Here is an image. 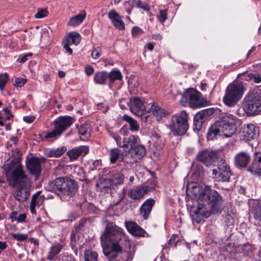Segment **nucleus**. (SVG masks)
I'll list each match as a JSON object with an SVG mask.
<instances>
[{
    "label": "nucleus",
    "mask_w": 261,
    "mask_h": 261,
    "mask_svg": "<svg viewBox=\"0 0 261 261\" xmlns=\"http://www.w3.org/2000/svg\"><path fill=\"white\" fill-rule=\"evenodd\" d=\"M104 255L109 261H130L135 253L124 230L112 222L107 223L100 237Z\"/></svg>",
    "instance_id": "nucleus-1"
},
{
    "label": "nucleus",
    "mask_w": 261,
    "mask_h": 261,
    "mask_svg": "<svg viewBox=\"0 0 261 261\" xmlns=\"http://www.w3.org/2000/svg\"><path fill=\"white\" fill-rule=\"evenodd\" d=\"M197 207L194 212L195 216L207 218L211 213H221L223 200L217 191L206 186L197 197Z\"/></svg>",
    "instance_id": "nucleus-2"
},
{
    "label": "nucleus",
    "mask_w": 261,
    "mask_h": 261,
    "mask_svg": "<svg viewBox=\"0 0 261 261\" xmlns=\"http://www.w3.org/2000/svg\"><path fill=\"white\" fill-rule=\"evenodd\" d=\"M21 151L16 148L12 150L11 158L9 162L5 163L3 168L5 171L9 185L12 187L16 186L23 187L29 183V177L23 170L20 162Z\"/></svg>",
    "instance_id": "nucleus-3"
},
{
    "label": "nucleus",
    "mask_w": 261,
    "mask_h": 261,
    "mask_svg": "<svg viewBox=\"0 0 261 261\" xmlns=\"http://www.w3.org/2000/svg\"><path fill=\"white\" fill-rule=\"evenodd\" d=\"M235 117L228 113L221 114L219 118L208 129L207 138L212 140L217 136L231 137L236 132Z\"/></svg>",
    "instance_id": "nucleus-4"
},
{
    "label": "nucleus",
    "mask_w": 261,
    "mask_h": 261,
    "mask_svg": "<svg viewBox=\"0 0 261 261\" xmlns=\"http://www.w3.org/2000/svg\"><path fill=\"white\" fill-rule=\"evenodd\" d=\"M50 191L56 193L61 199H64V196L71 197L76 193L78 189L77 182L72 179L67 177L57 178L50 181L47 186Z\"/></svg>",
    "instance_id": "nucleus-5"
},
{
    "label": "nucleus",
    "mask_w": 261,
    "mask_h": 261,
    "mask_svg": "<svg viewBox=\"0 0 261 261\" xmlns=\"http://www.w3.org/2000/svg\"><path fill=\"white\" fill-rule=\"evenodd\" d=\"M244 87L242 84L236 83L229 85L226 88L223 98L224 103L228 107L234 106L241 98Z\"/></svg>",
    "instance_id": "nucleus-6"
},
{
    "label": "nucleus",
    "mask_w": 261,
    "mask_h": 261,
    "mask_svg": "<svg viewBox=\"0 0 261 261\" xmlns=\"http://www.w3.org/2000/svg\"><path fill=\"white\" fill-rule=\"evenodd\" d=\"M188 119V114L185 111L172 117L169 128L175 136H181L186 133L189 128Z\"/></svg>",
    "instance_id": "nucleus-7"
},
{
    "label": "nucleus",
    "mask_w": 261,
    "mask_h": 261,
    "mask_svg": "<svg viewBox=\"0 0 261 261\" xmlns=\"http://www.w3.org/2000/svg\"><path fill=\"white\" fill-rule=\"evenodd\" d=\"M243 109L248 116L258 114L261 111V97L256 93L248 94L243 101Z\"/></svg>",
    "instance_id": "nucleus-8"
},
{
    "label": "nucleus",
    "mask_w": 261,
    "mask_h": 261,
    "mask_svg": "<svg viewBox=\"0 0 261 261\" xmlns=\"http://www.w3.org/2000/svg\"><path fill=\"white\" fill-rule=\"evenodd\" d=\"M217 167L218 170L215 169L212 170L214 178L217 181H229L232 173L226 160L223 159H220L218 162Z\"/></svg>",
    "instance_id": "nucleus-9"
},
{
    "label": "nucleus",
    "mask_w": 261,
    "mask_h": 261,
    "mask_svg": "<svg viewBox=\"0 0 261 261\" xmlns=\"http://www.w3.org/2000/svg\"><path fill=\"white\" fill-rule=\"evenodd\" d=\"M201 93L194 89H189L183 93L180 101L184 106L189 105L192 108H199L201 106Z\"/></svg>",
    "instance_id": "nucleus-10"
},
{
    "label": "nucleus",
    "mask_w": 261,
    "mask_h": 261,
    "mask_svg": "<svg viewBox=\"0 0 261 261\" xmlns=\"http://www.w3.org/2000/svg\"><path fill=\"white\" fill-rule=\"evenodd\" d=\"M259 135V128L252 123L244 124L239 132L240 139L244 141H249L256 138Z\"/></svg>",
    "instance_id": "nucleus-11"
},
{
    "label": "nucleus",
    "mask_w": 261,
    "mask_h": 261,
    "mask_svg": "<svg viewBox=\"0 0 261 261\" xmlns=\"http://www.w3.org/2000/svg\"><path fill=\"white\" fill-rule=\"evenodd\" d=\"M81 37L79 33L76 32H71L68 33L63 39L62 44L66 53L72 55L73 51L70 46L74 44L77 45L80 42Z\"/></svg>",
    "instance_id": "nucleus-12"
},
{
    "label": "nucleus",
    "mask_w": 261,
    "mask_h": 261,
    "mask_svg": "<svg viewBox=\"0 0 261 261\" xmlns=\"http://www.w3.org/2000/svg\"><path fill=\"white\" fill-rule=\"evenodd\" d=\"M124 178V175L121 172L114 171L112 173L110 179L100 181L97 184L96 186L101 191H102L110 188L109 186L106 185L107 183H110V185H120L123 182Z\"/></svg>",
    "instance_id": "nucleus-13"
},
{
    "label": "nucleus",
    "mask_w": 261,
    "mask_h": 261,
    "mask_svg": "<svg viewBox=\"0 0 261 261\" xmlns=\"http://www.w3.org/2000/svg\"><path fill=\"white\" fill-rule=\"evenodd\" d=\"M216 157L214 151L203 150L198 152L196 159L206 167H211L216 164Z\"/></svg>",
    "instance_id": "nucleus-14"
},
{
    "label": "nucleus",
    "mask_w": 261,
    "mask_h": 261,
    "mask_svg": "<svg viewBox=\"0 0 261 261\" xmlns=\"http://www.w3.org/2000/svg\"><path fill=\"white\" fill-rule=\"evenodd\" d=\"M74 122V118L69 116H60L56 118L54 121L55 128L62 134L69 128Z\"/></svg>",
    "instance_id": "nucleus-15"
},
{
    "label": "nucleus",
    "mask_w": 261,
    "mask_h": 261,
    "mask_svg": "<svg viewBox=\"0 0 261 261\" xmlns=\"http://www.w3.org/2000/svg\"><path fill=\"white\" fill-rule=\"evenodd\" d=\"M26 167L31 174L38 177L41 171L40 160L36 156H32L26 161Z\"/></svg>",
    "instance_id": "nucleus-16"
},
{
    "label": "nucleus",
    "mask_w": 261,
    "mask_h": 261,
    "mask_svg": "<svg viewBox=\"0 0 261 261\" xmlns=\"http://www.w3.org/2000/svg\"><path fill=\"white\" fill-rule=\"evenodd\" d=\"M128 106L130 111L135 115H142V112L145 111L143 101L138 97H133L130 98Z\"/></svg>",
    "instance_id": "nucleus-17"
},
{
    "label": "nucleus",
    "mask_w": 261,
    "mask_h": 261,
    "mask_svg": "<svg viewBox=\"0 0 261 261\" xmlns=\"http://www.w3.org/2000/svg\"><path fill=\"white\" fill-rule=\"evenodd\" d=\"M89 148L87 146H80L79 147H74L67 153L71 161L76 160L80 156H84L89 152Z\"/></svg>",
    "instance_id": "nucleus-18"
},
{
    "label": "nucleus",
    "mask_w": 261,
    "mask_h": 261,
    "mask_svg": "<svg viewBox=\"0 0 261 261\" xmlns=\"http://www.w3.org/2000/svg\"><path fill=\"white\" fill-rule=\"evenodd\" d=\"M214 113L213 109H206L197 113L194 117V125L195 129L198 131L201 128L203 123L205 121L207 117L212 115Z\"/></svg>",
    "instance_id": "nucleus-19"
},
{
    "label": "nucleus",
    "mask_w": 261,
    "mask_h": 261,
    "mask_svg": "<svg viewBox=\"0 0 261 261\" xmlns=\"http://www.w3.org/2000/svg\"><path fill=\"white\" fill-rule=\"evenodd\" d=\"M252 164L248 168V171L261 176V152H254Z\"/></svg>",
    "instance_id": "nucleus-20"
},
{
    "label": "nucleus",
    "mask_w": 261,
    "mask_h": 261,
    "mask_svg": "<svg viewBox=\"0 0 261 261\" xmlns=\"http://www.w3.org/2000/svg\"><path fill=\"white\" fill-rule=\"evenodd\" d=\"M250 160V156L247 152L242 151L235 156L234 164L238 168H245L248 165Z\"/></svg>",
    "instance_id": "nucleus-21"
},
{
    "label": "nucleus",
    "mask_w": 261,
    "mask_h": 261,
    "mask_svg": "<svg viewBox=\"0 0 261 261\" xmlns=\"http://www.w3.org/2000/svg\"><path fill=\"white\" fill-rule=\"evenodd\" d=\"M109 18L113 25L117 29L123 31L125 29V24L120 15L114 10L110 11L108 14Z\"/></svg>",
    "instance_id": "nucleus-22"
},
{
    "label": "nucleus",
    "mask_w": 261,
    "mask_h": 261,
    "mask_svg": "<svg viewBox=\"0 0 261 261\" xmlns=\"http://www.w3.org/2000/svg\"><path fill=\"white\" fill-rule=\"evenodd\" d=\"M155 204V200L152 198L144 201L139 209V214L144 219L147 220Z\"/></svg>",
    "instance_id": "nucleus-23"
},
{
    "label": "nucleus",
    "mask_w": 261,
    "mask_h": 261,
    "mask_svg": "<svg viewBox=\"0 0 261 261\" xmlns=\"http://www.w3.org/2000/svg\"><path fill=\"white\" fill-rule=\"evenodd\" d=\"M127 230L133 236L138 237H144L145 233V230L136 223L128 222L125 223Z\"/></svg>",
    "instance_id": "nucleus-24"
},
{
    "label": "nucleus",
    "mask_w": 261,
    "mask_h": 261,
    "mask_svg": "<svg viewBox=\"0 0 261 261\" xmlns=\"http://www.w3.org/2000/svg\"><path fill=\"white\" fill-rule=\"evenodd\" d=\"M128 197L135 200H139L146 194L142 186H136L130 189L127 193Z\"/></svg>",
    "instance_id": "nucleus-25"
},
{
    "label": "nucleus",
    "mask_w": 261,
    "mask_h": 261,
    "mask_svg": "<svg viewBox=\"0 0 261 261\" xmlns=\"http://www.w3.org/2000/svg\"><path fill=\"white\" fill-rule=\"evenodd\" d=\"M130 153L133 158H134V161H137L138 160L141 159L146 154V150L145 147L138 143L131 150Z\"/></svg>",
    "instance_id": "nucleus-26"
},
{
    "label": "nucleus",
    "mask_w": 261,
    "mask_h": 261,
    "mask_svg": "<svg viewBox=\"0 0 261 261\" xmlns=\"http://www.w3.org/2000/svg\"><path fill=\"white\" fill-rule=\"evenodd\" d=\"M138 143H140V140L138 136L130 135L128 137L123 139L122 147L128 148L130 147V150Z\"/></svg>",
    "instance_id": "nucleus-27"
},
{
    "label": "nucleus",
    "mask_w": 261,
    "mask_h": 261,
    "mask_svg": "<svg viewBox=\"0 0 261 261\" xmlns=\"http://www.w3.org/2000/svg\"><path fill=\"white\" fill-rule=\"evenodd\" d=\"M30 184V180L29 179V183L26 184L23 187L16 186L15 187H18L16 191L14 192V196L15 199L19 202H24L27 200L28 193L27 191H23L22 189L29 186ZM15 188V187H14Z\"/></svg>",
    "instance_id": "nucleus-28"
},
{
    "label": "nucleus",
    "mask_w": 261,
    "mask_h": 261,
    "mask_svg": "<svg viewBox=\"0 0 261 261\" xmlns=\"http://www.w3.org/2000/svg\"><path fill=\"white\" fill-rule=\"evenodd\" d=\"M76 126L78 128L79 134L81 139L85 140L90 137L91 128L89 123L82 124L79 127L77 125Z\"/></svg>",
    "instance_id": "nucleus-29"
},
{
    "label": "nucleus",
    "mask_w": 261,
    "mask_h": 261,
    "mask_svg": "<svg viewBox=\"0 0 261 261\" xmlns=\"http://www.w3.org/2000/svg\"><path fill=\"white\" fill-rule=\"evenodd\" d=\"M86 13L82 11L80 14L71 17L67 22L68 26L76 27L80 24L85 19Z\"/></svg>",
    "instance_id": "nucleus-30"
},
{
    "label": "nucleus",
    "mask_w": 261,
    "mask_h": 261,
    "mask_svg": "<svg viewBox=\"0 0 261 261\" xmlns=\"http://www.w3.org/2000/svg\"><path fill=\"white\" fill-rule=\"evenodd\" d=\"M67 150L65 146H61L57 148L46 149L45 154L47 157L58 158L61 156Z\"/></svg>",
    "instance_id": "nucleus-31"
},
{
    "label": "nucleus",
    "mask_w": 261,
    "mask_h": 261,
    "mask_svg": "<svg viewBox=\"0 0 261 261\" xmlns=\"http://www.w3.org/2000/svg\"><path fill=\"white\" fill-rule=\"evenodd\" d=\"M108 77V72L106 71H101L95 73L93 80L96 84L105 85L107 84Z\"/></svg>",
    "instance_id": "nucleus-32"
},
{
    "label": "nucleus",
    "mask_w": 261,
    "mask_h": 261,
    "mask_svg": "<svg viewBox=\"0 0 261 261\" xmlns=\"http://www.w3.org/2000/svg\"><path fill=\"white\" fill-rule=\"evenodd\" d=\"M125 5H128L132 6V8L136 7L142 9L146 11H149L150 9L148 5L141 0H129L128 2H125Z\"/></svg>",
    "instance_id": "nucleus-33"
},
{
    "label": "nucleus",
    "mask_w": 261,
    "mask_h": 261,
    "mask_svg": "<svg viewBox=\"0 0 261 261\" xmlns=\"http://www.w3.org/2000/svg\"><path fill=\"white\" fill-rule=\"evenodd\" d=\"M62 248L63 246L59 243L53 245L48 251L47 258L49 260H55Z\"/></svg>",
    "instance_id": "nucleus-34"
},
{
    "label": "nucleus",
    "mask_w": 261,
    "mask_h": 261,
    "mask_svg": "<svg viewBox=\"0 0 261 261\" xmlns=\"http://www.w3.org/2000/svg\"><path fill=\"white\" fill-rule=\"evenodd\" d=\"M122 120L129 124V129L132 132H138L139 130L140 126L137 121L129 115H124L122 117Z\"/></svg>",
    "instance_id": "nucleus-35"
},
{
    "label": "nucleus",
    "mask_w": 261,
    "mask_h": 261,
    "mask_svg": "<svg viewBox=\"0 0 261 261\" xmlns=\"http://www.w3.org/2000/svg\"><path fill=\"white\" fill-rule=\"evenodd\" d=\"M250 212L255 219L261 220V200L253 203Z\"/></svg>",
    "instance_id": "nucleus-36"
},
{
    "label": "nucleus",
    "mask_w": 261,
    "mask_h": 261,
    "mask_svg": "<svg viewBox=\"0 0 261 261\" xmlns=\"http://www.w3.org/2000/svg\"><path fill=\"white\" fill-rule=\"evenodd\" d=\"M110 84L109 86H112L113 83L116 81H121L122 79V74L120 70L113 69L110 73H108Z\"/></svg>",
    "instance_id": "nucleus-37"
},
{
    "label": "nucleus",
    "mask_w": 261,
    "mask_h": 261,
    "mask_svg": "<svg viewBox=\"0 0 261 261\" xmlns=\"http://www.w3.org/2000/svg\"><path fill=\"white\" fill-rule=\"evenodd\" d=\"M44 199V196L41 195V192L38 191L32 196L30 204L39 207L43 204Z\"/></svg>",
    "instance_id": "nucleus-38"
},
{
    "label": "nucleus",
    "mask_w": 261,
    "mask_h": 261,
    "mask_svg": "<svg viewBox=\"0 0 261 261\" xmlns=\"http://www.w3.org/2000/svg\"><path fill=\"white\" fill-rule=\"evenodd\" d=\"M150 113H152V115L156 116L158 121L164 115V110L161 107L155 106L154 103L150 107Z\"/></svg>",
    "instance_id": "nucleus-39"
},
{
    "label": "nucleus",
    "mask_w": 261,
    "mask_h": 261,
    "mask_svg": "<svg viewBox=\"0 0 261 261\" xmlns=\"http://www.w3.org/2000/svg\"><path fill=\"white\" fill-rule=\"evenodd\" d=\"M121 150L118 148H113L109 150L110 161L111 164H115L119 159Z\"/></svg>",
    "instance_id": "nucleus-40"
},
{
    "label": "nucleus",
    "mask_w": 261,
    "mask_h": 261,
    "mask_svg": "<svg viewBox=\"0 0 261 261\" xmlns=\"http://www.w3.org/2000/svg\"><path fill=\"white\" fill-rule=\"evenodd\" d=\"M98 254L92 250H86L84 252L85 261H99Z\"/></svg>",
    "instance_id": "nucleus-41"
},
{
    "label": "nucleus",
    "mask_w": 261,
    "mask_h": 261,
    "mask_svg": "<svg viewBox=\"0 0 261 261\" xmlns=\"http://www.w3.org/2000/svg\"><path fill=\"white\" fill-rule=\"evenodd\" d=\"M62 134L55 128L54 130L48 133L43 137H41V138L43 140H49L50 139L55 140L58 138Z\"/></svg>",
    "instance_id": "nucleus-42"
},
{
    "label": "nucleus",
    "mask_w": 261,
    "mask_h": 261,
    "mask_svg": "<svg viewBox=\"0 0 261 261\" xmlns=\"http://www.w3.org/2000/svg\"><path fill=\"white\" fill-rule=\"evenodd\" d=\"M142 187L144 190L145 193L147 194L155 189L156 182L154 180H148L147 183L142 186Z\"/></svg>",
    "instance_id": "nucleus-43"
},
{
    "label": "nucleus",
    "mask_w": 261,
    "mask_h": 261,
    "mask_svg": "<svg viewBox=\"0 0 261 261\" xmlns=\"http://www.w3.org/2000/svg\"><path fill=\"white\" fill-rule=\"evenodd\" d=\"M246 80L253 81L254 83L258 84L261 83V76L258 74L248 73L246 75Z\"/></svg>",
    "instance_id": "nucleus-44"
},
{
    "label": "nucleus",
    "mask_w": 261,
    "mask_h": 261,
    "mask_svg": "<svg viewBox=\"0 0 261 261\" xmlns=\"http://www.w3.org/2000/svg\"><path fill=\"white\" fill-rule=\"evenodd\" d=\"M11 236L14 240L18 242L25 241L28 239L29 237L28 234L22 233H12Z\"/></svg>",
    "instance_id": "nucleus-45"
},
{
    "label": "nucleus",
    "mask_w": 261,
    "mask_h": 261,
    "mask_svg": "<svg viewBox=\"0 0 261 261\" xmlns=\"http://www.w3.org/2000/svg\"><path fill=\"white\" fill-rule=\"evenodd\" d=\"M9 79V75L7 73L0 74V90L3 91Z\"/></svg>",
    "instance_id": "nucleus-46"
},
{
    "label": "nucleus",
    "mask_w": 261,
    "mask_h": 261,
    "mask_svg": "<svg viewBox=\"0 0 261 261\" xmlns=\"http://www.w3.org/2000/svg\"><path fill=\"white\" fill-rule=\"evenodd\" d=\"M149 113L150 112L146 113L145 111H143L142 115L137 116L141 117L142 122L150 123L152 121V115L149 114Z\"/></svg>",
    "instance_id": "nucleus-47"
},
{
    "label": "nucleus",
    "mask_w": 261,
    "mask_h": 261,
    "mask_svg": "<svg viewBox=\"0 0 261 261\" xmlns=\"http://www.w3.org/2000/svg\"><path fill=\"white\" fill-rule=\"evenodd\" d=\"M179 241L178 236L176 234H173L169 240L167 247H175Z\"/></svg>",
    "instance_id": "nucleus-48"
},
{
    "label": "nucleus",
    "mask_w": 261,
    "mask_h": 261,
    "mask_svg": "<svg viewBox=\"0 0 261 261\" xmlns=\"http://www.w3.org/2000/svg\"><path fill=\"white\" fill-rule=\"evenodd\" d=\"M48 15V11L46 8L39 9L34 17L37 19H41L47 16Z\"/></svg>",
    "instance_id": "nucleus-49"
},
{
    "label": "nucleus",
    "mask_w": 261,
    "mask_h": 261,
    "mask_svg": "<svg viewBox=\"0 0 261 261\" xmlns=\"http://www.w3.org/2000/svg\"><path fill=\"white\" fill-rule=\"evenodd\" d=\"M167 10H160L159 11V14L158 16L159 20L161 23H164L167 19Z\"/></svg>",
    "instance_id": "nucleus-50"
},
{
    "label": "nucleus",
    "mask_w": 261,
    "mask_h": 261,
    "mask_svg": "<svg viewBox=\"0 0 261 261\" xmlns=\"http://www.w3.org/2000/svg\"><path fill=\"white\" fill-rule=\"evenodd\" d=\"M144 33V31L139 27L135 26L132 29V34L134 37H138Z\"/></svg>",
    "instance_id": "nucleus-51"
},
{
    "label": "nucleus",
    "mask_w": 261,
    "mask_h": 261,
    "mask_svg": "<svg viewBox=\"0 0 261 261\" xmlns=\"http://www.w3.org/2000/svg\"><path fill=\"white\" fill-rule=\"evenodd\" d=\"M27 82V79L24 78H16L14 81V86L17 87H22Z\"/></svg>",
    "instance_id": "nucleus-52"
},
{
    "label": "nucleus",
    "mask_w": 261,
    "mask_h": 261,
    "mask_svg": "<svg viewBox=\"0 0 261 261\" xmlns=\"http://www.w3.org/2000/svg\"><path fill=\"white\" fill-rule=\"evenodd\" d=\"M101 53V48L100 47L95 48L91 53V57L94 59H97L100 57Z\"/></svg>",
    "instance_id": "nucleus-53"
},
{
    "label": "nucleus",
    "mask_w": 261,
    "mask_h": 261,
    "mask_svg": "<svg viewBox=\"0 0 261 261\" xmlns=\"http://www.w3.org/2000/svg\"><path fill=\"white\" fill-rule=\"evenodd\" d=\"M86 222V220L84 219H82L76 223L74 225L76 231L78 232L81 230L84 227Z\"/></svg>",
    "instance_id": "nucleus-54"
},
{
    "label": "nucleus",
    "mask_w": 261,
    "mask_h": 261,
    "mask_svg": "<svg viewBox=\"0 0 261 261\" xmlns=\"http://www.w3.org/2000/svg\"><path fill=\"white\" fill-rule=\"evenodd\" d=\"M60 257L58 261H75L74 258L71 255H60Z\"/></svg>",
    "instance_id": "nucleus-55"
},
{
    "label": "nucleus",
    "mask_w": 261,
    "mask_h": 261,
    "mask_svg": "<svg viewBox=\"0 0 261 261\" xmlns=\"http://www.w3.org/2000/svg\"><path fill=\"white\" fill-rule=\"evenodd\" d=\"M3 110L6 115V116L4 117V119L5 120H10V119L13 117V115L12 114H11L10 110L8 108H4Z\"/></svg>",
    "instance_id": "nucleus-56"
},
{
    "label": "nucleus",
    "mask_w": 261,
    "mask_h": 261,
    "mask_svg": "<svg viewBox=\"0 0 261 261\" xmlns=\"http://www.w3.org/2000/svg\"><path fill=\"white\" fill-rule=\"evenodd\" d=\"M125 195L126 192L125 189L123 188L121 191L118 193V197L116 203H118L122 201L123 200L124 197L125 196Z\"/></svg>",
    "instance_id": "nucleus-57"
},
{
    "label": "nucleus",
    "mask_w": 261,
    "mask_h": 261,
    "mask_svg": "<svg viewBox=\"0 0 261 261\" xmlns=\"http://www.w3.org/2000/svg\"><path fill=\"white\" fill-rule=\"evenodd\" d=\"M94 68L91 65H87L85 67V71L88 76L91 75L94 73Z\"/></svg>",
    "instance_id": "nucleus-58"
},
{
    "label": "nucleus",
    "mask_w": 261,
    "mask_h": 261,
    "mask_svg": "<svg viewBox=\"0 0 261 261\" xmlns=\"http://www.w3.org/2000/svg\"><path fill=\"white\" fill-rule=\"evenodd\" d=\"M35 118L36 117L34 116L29 115L24 116L23 117V120L24 122H25L27 123H31L34 121Z\"/></svg>",
    "instance_id": "nucleus-59"
},
{
    "label": "nucleus",
    "mask_w": 261,
    "mask_h": 261,
    "mask_svg": "<svg viewBox=\"0 0 261 261\" xmlns=\"http://www.w3.org/2000/svg\"><path fill=\"white\" fill-rule=\"evenodd\" d=\"M32 56L31 54H28L22 55L20 56V57L18 59L17 61L19 63L25 62V61H27L28 60V57L29 56Z\"/></svg>",
    "instance_id": "nucleus-60"
},
{
    "label": "nucleus",
    "mask_w": 261,
    "mask_h": 261,
    "mask_svg": "<svg viewBox=\"0 0 261 261\" xmlns=\"http://www.w3.org/2000/svg\"><path fill=\"white\" fill-rule=\"evenodd\" d=\"M8 247L7 243L5 241H0V254Z\"/></svg>",
    "instance_id": "nucleus-61"
},
{
    "label": "nucleus",
    "mask_w": 261,
    "mask_h": 261,
    "mask_svg": "<svg viewBox=\"0 0 261 261\" xmlns=\"http://www.w3.org/2000/svg\"><path fill=\"white\" fill-rule=\"evenodd\" d=\"M27 216L25 214H21L17 217L16 221L18 223L24 222Z\"/></svg>",
    "instance_id": "nucleus-62"
},
{
    "label": "nucleus",
    "mask_w": 261,
    "mask_h": 261,
    "mask_svg": "<svg viewBox=\"0 0 261 261\" xmlns=\"http://www.w3.org/2000/svg\"><path fill=\"white\" fill-rule=\"evenodd\" d=\"M18 213L16 211H13L10 214V219H11V221L13 222L14 221H16L17 220V215Z\"/></svg>",
    "instance_id": "nucleus-63"
},
{
    "label": "nucleus",
    "mask_w": 261,
    "mask_h": 261,
    "mask_svg": "<svg viewBox=\"0 0 261 261\" xmlns=\"http://www.w3.org/2000/svg\"><path fill=\"white\" fill-rule=\"evenodd\" d=\"M151 38L154 40L161 41L162 39V36L160 34H154L151 35Z\"/></svg>",
    "instance_id": "nucleus-64"
}]
</instances>
